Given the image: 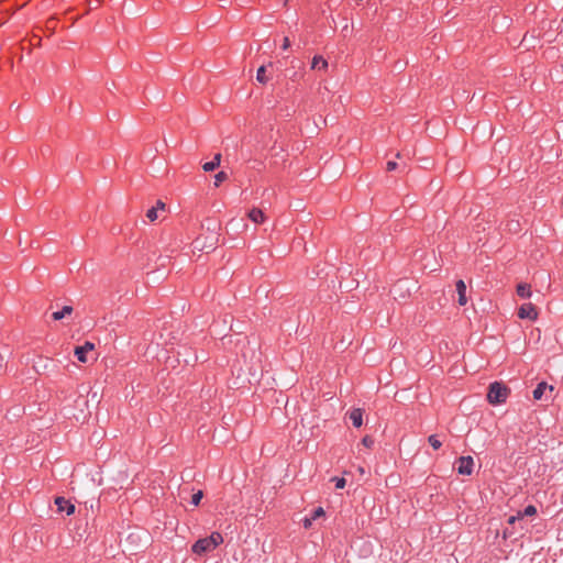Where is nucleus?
Returning <instances> with one entry per match:
<instances>
[{
	"instance_id": "31",
	"label": "nucleus",
	"mask_w": 563,
	"mask_h": 563,
	"mask_svg": "<svg viewBox=\"0 0 563 563\" xmlns=\"http://www.w3.org/2000/svg\"><path fill=\"white\" fill-rule=\"evenodd\" d=\"M153 208H157V211L159 209L163 210L165 208V203L162 200H157L156 206H154Z\"/></svg>"
},
{
	"instance_id": "16",
	"label": "nucleus",
	"mask_w": 563,
	"mask_h": 563,
	"mask_svg": "<svg viewBox=\"0 0 563 563\" xmlns=\"http://www.w3.org/2000/svg\"><path fill=\"white\" fill-rule=\"evenodd\" d=\"M311 68L325 70L328 68V62L321 55H316L312 58Z\"/></svg>"
},
{
	"instance_id": "19",
	"label": "nucleus",
	"mask_w": 563,
	"mask_h": 563,
	"mask_svg": "<svg viewBox=\"0 0 563 563\" xmlns=\"http://www.w3.org/2000/svg\"><path fill=\"white\" fill-rule=\"evenodd\" d=\"M520 518L522 519L525 516H534L537 514V508L533 505H528L523 511H518Z\"/></svg>"
},
{
	"instance_id": "18",
	"label": "nucleus",
	"mask_w": 563,
	"mask_h": 563,
	"mask_svg": "<svg viewBox=\"0 0 563 563\" xmlns=\"http://www.w3.org/2000/svg\"><path fill=\"white\" fill-rule=\"evenodd\" d=\"M73 312L71 306H64L62 310L55 311L52 313V318L55 321L62 320L65 316L70 314Z\"/></svg>"
},
{
	"instance_id": "28",
	"label": "nucleus",
	"mask_w": 563,
	"mask_h": 563,
	"mask_svg": "<svg viewBox=\"0 0 563 563\" xmlns=\"http://www.w3.org/2000/svg\"><path fill=\"white\" fill-rule=\"evenodd\" d=\"M313 520L310 517H305L302 520V525L306 529H310L312 527Z\"/></svg>"
},
{
	"instance_id": "24",
	"label": "nucleus",
	"mask_w": 563,
	"mask_h": 563,
	"mask_svg": "<svg viewBox=\"0 0 563 563\" xmlns=\"http://www.w3.org/2000/svg\"><path fill=\"white\" fill-rule=\"evenodd\" d=\"M202 497H203V492H202V490H198L197 493H195V494L192 495V497H191V504H192L194 506H198V505L200 504V501H201Z\"/></svg>"
},
{
	"instance_id": "14",
	"label": "nucleus",
	"mask_w": 563,
	"mask_h": 563,
	"mask_svg": "<svg viewBox=\"0 0 563 563\" xmlns=\"http://www.w3.org/2000/svg\"><path fill=\"white\" fill-rule=\"evenodd\" d=\"M249 218L254 223L262 224L265 221L266 216L261 209L253 208L249 211Z\"/></svg>"
},
{
	"instance_id": "17",
	"label": "nucleus",
	"mask_w": 563,
	"mask_h": 563,
	"mask_svg": "<svg viewBox=\"0 0 563 563\" xmlns=\"http://www.w3.org/2000/svg\"><path fill=\"white\" fill-rule=\"evenodd\" d=\"M220 162H221V154L220 153H217L214 156H213V159L210 161V162H207L202 165V168L205 172H212L217 167H219L220 165Z\"/></svg>"
},
{
	"instance_id": "6",
	"label": "nucleus",
	"mask_w": 563,
	"mask_h": 563,
	"mask_svg": "<svg viewBox=\"0 0 563 563\" xmlns=\"http://www.w3.org/2000/svg\"><path fill=\"white\" fill-rule=\"evenodd\" d=\"M517 316L520 319H529L531 321H536L538 319L539 313L537 307L533 303L528 302L519 307Z\"/></svg>"
},
{
	"instance_id": "2",
	"label": "nucleus",
	"mask_w": 563,
	"mask_h": 563,
	"mask_svg": "<svg viewBox=\"0 0 563 563\" xmlns=\"http://www.w3.org/2000/svg\"><path fill=\"white\" fill-rule=\"evenodd\" d=\"M510 395V388L501 382H493L488 386L487 401L493 406L505 404Z\"/></svg>"
},
{
	"instance_id": "33",
	"label": "nucleus",
	"mask_w": 563,
	"mask_h": 563,
	"mask_svg": "<svg viewBox=\"0 0 563 563\" xmlns=\"http://www.w3.org/2000/svg\"><path fill=\"white\" fill-rule=\"evenodd\" d=\"M508 534H511V532L508 531V529L504 530V538H507Z\"/></svg>"
},
{
	"instance_id": "10",
	"label": "nucleus",
	"mask_w": 563,
	"mask_h": 563,
	"mask_svg": "<svg viewBox=\"0 0 563 563\" xmlns=\"http://www.w3.org/2000/svg\"><path fill=\"white\" fill-rule=\"evenodd\" d=\"M456 292H457V302L460 306H465L467 303V297H466V285L464 280L459 279L455 284Z\"/></svg>"
},
{
	"instance_id": "13",
	"label": "nucleus",
	"mask_w": 563,
	"mask_h": 563,
	"mask_svg": "<svg viewBox=\"0 0 563 563\" xmlns=\"http://www.w3.org/2000/svg\"><path fill=\"white\" fill-rule=\"evenodd\" d=\"M267 67H273V63H268L267 66L262 65L261 67H258L257 73H256V80L262 85H266L271 79V76H268L266 74Z\"/></svg>"
},
{
	"instance_id": "5",
	"label": "nucleus",
	"mask_w": 563,
	"mask_h": 563,
	"mask_svg": "<svg viewBox=\"0 0 563 563\" xmlns=\"http://www.w3.org/2000/svg\"><path fill=\"white\" fill-rule=\"evenodd\" d=\"M455 464L457 465V473L460 475H472L474 467V459L471 455L460 456L456 460Z\"/></svg>"
},
{
	"instance_id": "12",
	"label": "nucleus",
	"mask_w": 563,
	"mask_h": 563,
	"mask_svg": "<svg viewBox=\"0 0 563 563\" xmlns=\"http://www.w3.org/2000/svg\"><path fill=\"white\" fill-rule=\"evenodd\" d=\"M349 418L355 428H360L363 423V410L354 408L349 412Z\"/></svg>"
},
{
	"instance_id": "20",
	"label": "nucleus",
	"mask_w": 563,
	"mask_h": 563,
	"mask_svg": "<svg viewBox=\"0 0 563 563\" xmlns=\"http://www.w3.org/2000/svg\"><path fill=\"white\" fill-rule=\"evenodd\" d=\"M428 442L434 450H439L442 446V442L438 439L437 434H431L428 438Z\"/></svg>"
},
{
	"instance_id": "9",
	"label": "nucleus",
	"mask_w": 563,
	"mask_h": 563,
	"mask_svg": "<svg viewBox=\"0 0 563 563\" xmlns=\"http://www.w3.org/2000/svg\"><path fill=\"white\" fill-rule=\"evenodd\" d=\"M291 74L288 75L289 79L294 82L299 81L303 77V64L300 60H291Z\"/></svg>"
},
{
	"instance_id": "22",
	"label": "nucleus",
	"mask_w": 563,
	"mask_h": 563,
	"mask_svg": "<svg viewBox=\"0 0 563 563\" xmlns=\"http://www.w3.org/2000/svg\"><path fill=\"white\" fill-rule=\"evenodd\" d=\"M324 515H325L324 509L322 507H317L312 510V512L309 517L314 521L318 518L323 517Z\"/></svg>"
},
{
	"instance_id": "11",
	"label": "nucleus",
	"mask_w": 563,
	"mask_h": 563,
	"mask_svg": "<svg viewBox=\"0 0 563 563\" xmlns=\"http://www.w3.org/2000/svg\"><path fill=\"white\" fill-rule=\"evenodd\" d=\"M547 390L552 393L554 390V387L552 385H548L545 382H540L533 390V398L536 400L542 399V396Z\"/></svg>"
},
{
	"instance_id": "25",
	"label": "nucleus",
	"mask_w": 563,
	"mask_h": 563,
	"mask_svg": "<svg viewBox=\"0 0 563 563\" xmlns=\"http://www.w3.org/2000/svg\"><path fill=\"white\" fill-rule=\"evenodd\" d=\"M146 218H147L151 222L155 221V220L158 218V216H157V208H153V207H152V208H150V209L147 210V212H146Z\"/></svg>"
},
{
	"instance_id": "29",
	"label": "nucleus",
	"mask_w": 563,
	"mask_h": 563,
	"mask_svg": "<svg viewBox=\"0 0 563 563\" xmlns=\"http://www.w3.org/2000/svg\"><path fill=\"white\" fill-rule=\"evenodd\" d=\"M517 520H521V518H520V516H519V514H518V512H517V515H515V516H510V517L508 518V523H509V525H514Z\"/></svg>"
},
{
	"instance_id": "32",
	"label": "nucleus",
	"mask_w": 563,
	"mask_h": 563,
	"mask_svg": "<svg viewBox=\"0 0 563 563\" xmlns=\"http://www.w3.org/2000/svg\"><path fill=\"white\" fill-rule=\"evenodd\" d=\"M4 366H5V358L2 354H0V372L3 369Z\"/></svg>"
},
{
	"instance_id": "8",
	"label": "nucleus",
	"mask_w": 563,
	"mask_h": 563,
	"mask_svg": "<svg viewBox=\"0 0 563 563\" xmlns=\"http://www.w3.org/2000/svg\"><path fill=\"white\" fill-rule=\"evenodd\" d=\"M95 349V344L91 342H85L84 345H79L75 347V356L81 363H86L88 361L87 354L88 352Z\"/></svg>"
},
{
	"instance_id": "23",
	"label": "nucleus",
	"mask_w": 563,
	"mask_h": 563,
	"mask_svg": "<svg viewBox=\"0 0 563 563\" xmlns=\"http://www.w3.org/2000/svg\"><path fill=\"white\" fill-rule=\"evenodd\" d=\"M331 482H334L336 489H343L346 485V481L343 477H332Z\"/></svg>"
},
{
	"instance_id": "27",
	"label": "nucleus",
	"mask_w": 563,
	"mask_h": 563,
	"mask_svg": "<svg viewBox=\"0 0 563 563\" xmlns=\"http://www.w3.org/2000/svg\"><path fill=\"white\" fill-rule=\"evenodd\" d=\"M397 167H398V164L394 161H388L386 164V170H388V172H393V170L397 169Z\"/></svg>"
},
{
	"instance_id": "4",
	"label": "nucleus",
	"mask_w": 563,
	"mask_h": 563,
	"mask_svg": "<svg viewBox=\"0 0 563 563\" xmlns=\"http://www.w3.org/2000/svg\"><path fill=\"white\" fill-rule=\"evenodd\" d=\"M408 279H399L390 289L395 300L406 301L410 297V287L407 286Z\"/></svg>"
},
{
	"instance_id": "30",
	"label": "nucleus",
	"mask_w": 563,
	"mask_h": 563,
	"mask_svg": "<svg viewBox=\"0 0 563 563\" xmlns=\"http://www.w3.org/2000/svg\"><path fill=\"white\" fill-rule=\"evenodd\" d=\"M289 47H290V41H289V38L287 36H285L284 40H283L282 48L283 49H287Z\"/></svg>"
},
{
	"instance_id": "1",
	"label": "nucleus",
	"mask_w": 563,
	"mask_h": 563,
	"mask_svg": "<svg viewBox=\"0 0 563 563\" xmlns=\"http://www.w3.org/2000/svg\"><path fill=\"white\" fill-rule=\"evenodd\" d=\"M223 542V537L220 532L214 531L209 537L201 538L197 540L192 547L191 551L195 554L202 555L213 551L218 545Z\"/></svg>"
},
{
	"instance_id": "3",
	"label": "nucleus",
	"mask_w": 563,
	"mask_h": 563,
	"mask_svg": "<svg viewBox=\"0 0 563 563\" xmlns=\"http://www.w3.org/2000/svg\"><path fill=\"white\" fill-rule=\"evenodd\" d=\"M147 541V536L145 532H131L125 538V550L130 552V554H136L145 547Z\"/></svg>"
},
{
	"instance_id": "21",
	"label": "nucleus",
	"mask_w": 563,
	"mask_h": 563,
	"mask_svg": "<svg viewBox=\"0 0 563 563\" xmlns=\"http://www.w3.org/2000/svg\"><path fill=\"white\" fill-rule=\"evenodd\" d=\"M228 179V174L223 170L219 172L214 176V186L219 187L221 183Z\"/></svg>"
},
{
	"instance_id": "7",
	"label": "nucleus",
	"mask_w": 563,
	"mask_h": 563,
	"mask_svg": "<svg viewBox=\"0 0 563 563\" xmlns=\"http://www.w3.org/2000/svg\"><path fill=\"white\" fill-rule=\"evenodd\" d=\"M54 503L57 507V511L60 514L65 512L67 516H70L75 512V505L63 496H57Z\"/></svg>"
},
{
	"instance_id": "15",
	"label": "nucleus",
	"mask_w": 563,
	"mask_h": 563,
	"mask_svg": "<svg viewBox=\"0 0 563 563\" xmlns=\"http://www.w3.org/2000/svg\"><path fill=\"white\" fill-rule=\"evenodd\" d=\"M517 295L520 297V298H530L531 297V286L529 284H526V283H520L517 285Z\"/></svg>"
},
{
	"instance_id": "26",
	"label": "nucleus",
	"mask_w": 563,
	"mask_h": 563,
	"mask_svg": "<svg viewBox=\"0 0 563 563\" xmlns=\"http://www.w3.org/2000/svg\"><path fill=\"white\" fill-rule=\"evenodd\" d=\"M362 444L368 449H371L374 445V439L369 435H365L362 439Z\"/></svg>"
}]
</instances>
